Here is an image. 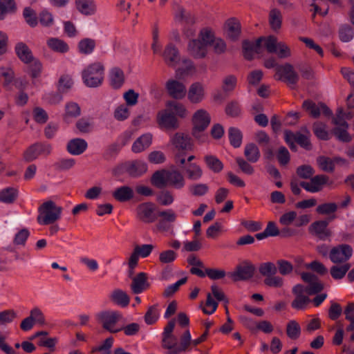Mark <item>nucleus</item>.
I'll return each instance as SVG.
<instances>
[{
	"instance_id": "obj_61",
	"label": "nucleus",
	"mask_w": 354,
	"mask_h": 354,
	"mask_svg": "<svg viewBox=\"0 0 354 354\" xmlns=\"http://www.w3.org/2000/svg\"><path fill=\"white\" fill-rule=\"evenodd\" d=\"M33 118L40 124H44L48 121V115L46 111L41 107H35L32 111Z\"/></svg>"
},
{
	"instance_id": "obj_11",
	"label": "nucleus",
	"mask_w": 354,
	"mask_h": 354,
	"mask_svg": "<svg viewBox=\"0 0 354 354\" xmlns=\"http://www.w3.org/2000/svg\"><path fill=\"white\" fill-rule=\"evenodd\" d=\"M177 215L173 209L159 211L157 213V218H159L156 225L160 232H168L172 227V223L176 221Z\"/></svg>"
},
{
	"instance_id": "obj_52",
	"label": "nucleus",
	"mask_w": 354,
	"mask_h": 354,
	"mask_svg": "<svg viewBox=\"0 0 354 354\" xmlns=\"http://www.w3.org/2000/svg\"><path fill=\"white\" fill-rule=\"evenodd\" d=\"M187 174V177L189 180H197L203 176V171L201 168L196 164H190L188 168L185 169Z\"/></svg>"
},
{
	"instance_id": "obj_13",
	"label": "nucleus",
	"mask_w": 354,
	"mask_h": 354,
	"mask_svg": "<svg viewBox=\"0 0 354 354\" xmlns=\"http://www.w3.org/2000/svg\"><path fill=\"white\" fill-rule=\"evenodd\" d=\"M157 122L162 129L176 130L179 127V122L174 113L167 110L160 111L157 115Z\"/></svg>"
},
{
	"instance_id": "obj_6",
	"label": "nucleus",
	"mask_w": 354,
	"mask_h": 354,
	"mask_svg": "<svg viewBox=\"0 0 354 354\" xmlns=\"http://www.w3.org/2000/svg\"><path fill=\"white\" fill-rule=\"evenodd\" d=\"M255 270V266L251 262L245 261L237 265L234 272H228L227 276L234 282L247 281L253 277Z\"/></svg>"
},
{
	"instance_id": "obj_26",
	"label": "nucleus",
	"mask_w": 354,
	"mask_h": 354,
	"mask_svg": "<svg viewBox=\"0 0 354 354\" xmlns=\"http://www.w3.org/2000/svg\"><path fill=\"white\" fill-rule=\"evenodd\" d=\"M86 148V142L81 138L73 139L67 145V151L72 155H80Z\"/></svg>"
},
{
	"instance_id": "obj_19",
	"label": "nucleus",
	"mask_w": 354,
	"mask_h": 354,
	"mask_svg": "<svg viewBox=\"0 0 354 354\" xmlns=\"http://www.w3.org/2000/svg\"><path fill=\"white\" fill-rule=\"evenodd\" d=\"M148 277L145 272H139L132 278L130 285L131 291L134 294H140L150 286L147 281Z\"/></svg>"
},
{
	"instance_id": "obj_53",
	"label": "nucleus",
	"mask_w": 354,
	"mask_h": 354,
	"mask_svg": "<svg viewBox=\"0 0 354 354\" xmlns=\"http://www.w3.org/2000/svg\"><path fill=\"white\" fill-rule=\"evenodd\" d=\"M337 209V205L335 203H326L317 206L316 211L322 215H330L335 213Z\"/></svg>"
},
{
	"instance_id": "obj_44",
	"label": "nucleus",
	"mask_w": 354,
	"mask_h": 354,
	"mask_svg": "<svg viewBox=\"0 0 354 354\" xmlns=\"http://www.w3.org/2000/svg\"><path fill=\"white\" fill-rule=\"evenodd\" d=\"M23 17L26 22L30 27H35L38 24V19L35 11L30 7H26L23 11Z\"/></svg>"
},
{
	"instance_id": "obj_51",
	"label": "nucleus",
	"mask_w": 354,
	"mask_h": 354,
	"mask_svg": "<svg viewBox=\"0 0 354 354\" xmlns=\"http://www.w3.org/2000/svg\"><path fill=\"white\" fill-rule=\"evenodd\" d=\"M296 173L302 179H310L315 170L310 165H302L297 168Z\"/></svg>"
},
{
	"instance_id": "obj_38",
	"label": "nucleus",
	"mask_w": 354,
	"mask_h": 354,
	"mask_svg": "<svg viewBox=\"0 0 354 354\" xmlns=\"http://www.w3.org/2000/svg\"><path fill=\"white\" fill-rule=\"evenodd\" d=\"M286 335L292 340L297 339L301 335V329L300 325L295 320H290L286 325Z\"/></svg>"
},
{
	"instance_id": "obj_1",
	"label": "nucleus",
	"mask_w": 354,
	"mask_h": 354,
	"mask_svg": "<svg viewBox=\"0 0 354 354\" xmlns=\"http://www.w3.org/2000/svg\"><path fill=\"white\" fill-rule=\"evenodd\" d=\"M38 212L37 222L41 225H48L60 218L62 208L56 205L54 201H47L39 207Z\"/></svg>"
},
{
	"instance_id": "obj_32",
	"label": "nucleus",
	"mask_w": 354,
	"mask_h": 354,
	"mask_svg": "<svg viewBox=\"0 0 354 354\" xmlns=\"http://www.w3.org/2000/svg\"><path fill=\"white\" fill-rule=\"evenodd\" d=\"M151 184L158 189H162L167 187V169L156 171L150 179Z\"/></svg>"
},
{
	"instance_id": "obj_57",
	"label": "nucleus",
	"mask_w": 354,
	"mask_h": 354,
	"mask_svg": "<svg viewBox=\"0 0 354 354\" xmlns=\"http://www.w3.org/2000/svg\"><path fill=\"white\" fill-rule=\"evenodd\" d=\"M347 129L343 127H335L332 133L337 137V138L344 142H348L351 140V137L347 132Z\"/></svg>"
},
{
	"instance_id": "obj_7",
	"label": "nucleus",
	"mask_w": 354,
	"mask_h": 354,
	"mask_svg": "<svg viewBox=\"0 0 354 354\" xmlns=\"http://www.w3.org/2000/svg\"><path fill=\"white\" fill-rule=\"evenodd\" d=\"M51 145L46 142H36L24 152V160L26 162H30L37 159L39 156H47L51 153Z\"/></svg>"
},
{
	"instance_id": "obj_15",
	"label": "nucleus",
	"mask_w": 354,
	"mask_h": 354,
	"mask_svg": "<svg viewBox=\"0 0 354 354\" xmlns=\"http://www.w3.org/2000/svg\"><path fill=\"white\" fill-rule=\"evenodd\" d=\"M205 97V91L204 85L196 82L192 83L187 91V99L192 104H199Z\"/></svg>"
},
{
	"instance_id": "obj_33",
	"label": "nucleus",
	"mask_w": 354,
	"mask_h": 354,
	"mask_svg": "<svg viewBox=\"0 0 354 354\" xmlns=\"http://www.w3.org/2000/svg\"><path fill=\"white\" fill-rule=\"evenodd\" d=\"M77 9L83 15H91L95 12V5L93 0H75Z\"/></svg>"
},
{
	"instance_id": "obj_50",
	"label": "nucleus",
	"mask_w": 354,
	"mask_h": 354,
	"mask_svg": "<svg viewBox=\"0 0 354 354\" xmlns=\"http://www.w3.org/2000/svg\"><path fill=\"white\" fill-rule=\"evenodd\" d=\"M319 167L324 171L333 172L335 169L334 161L330 158L319 156L317 159Z\"/></svg>"
},
{
	"instance_id": "obj_54",
	"label": "nucleus",
	"mask_w": 354,
	"mask_h": 354,
	"mask_svg": "<svg viewBox=\"0 0 354 354\" xmlns=\"http://www.w3.org/2000/svg\"><path fill=\"white\" fill-rule=\"evenodd\" d=\"M225 111L232 118L239 117L241 112V106L237 101H231L226 105Z\"/></svg>"
},
{
	"instance_id": "obj_36",
	"label": "nucleus",
	"mask_w": 354,
	"mask_h": 354,
	"mask_svg": "<svg viewBox=\"0 0 354 354\" xmlns=\"http://www.w3.org/2000/svg\"><path fill=\"white\" fill-rule=\"evenodd\" d=\"M282 15L277 8H273L269 13V24L270 28L275 32L278 31L281 27Z\"/></svg>"
},
{
	"instance_id": "obj_41",
	"label": "nucleus",
	"mask_w": 354,
	"mask_h": 354,
	"mask_svg": "<svg viewBox=\"0 0 354 354\" xmlns=\"http://www.w3.org/2000/svg\"><path fill=\"white\" fill-rule=\"evenodd\" d=\"M259 272L262 276L268 278L271 275H275L277 272V268L272 262H266L259 265Z\"/></svg>"
},
{
	"instance_id": "obj_43",
	"label": "nucleus",
	"mask_w": 354,
	"mask_h": 354,
	"mask_svg": "<svg viewBox=\"0 0 354 354\" xmlns=\"http://www.w3.org/2000/svg\"><path fill=\"white\" fill-rule=\"evenodd\" d=\"M167 106L170 109V112L182 118L186 116L187 110L183 104L176 101H169Z\"/></svg>"
},
{
	"instance_id": "obj_9",
	"label": "nucleus",
	"mask_w": 354,
	"mask_h": 354,
	"mask_svg": "<svg viewBox=\"0 0 354 354\" xmlns=\"http://www.w3.org/2000/svg\"><path fill=\"white\" fill-rule=\"evenodd\" d=\"M353 248L348 244H339L331 248L329 259L333 263H346L353 255Z\"/></svg>"
},
{
	"instance_id": "obj_60",
	"label": "nucleus",
	"mask_w": 354,
	"mask_h": 354,
	"mask_svg": "<svg viewBox=\"0 0 354 354\" xmlns=\"http://www.w3.org/2000/svg\"><path fill=\"white\" fill-rule=\"evenodd\" d=\"M125 104L118 106L114 111V118L118 121H123L127 119L129 116L130 112Z\"/></svg>"
},
{
	"instance_id": "obj_63",
	"label": "nucleus",
	"mask_w": 354,
	"mask_h": 354,
	"mask_svg": "<svg viewBox=\"0 0 354 354\" xmlns=\"http://www.w3.org/2000/svg\"><path fill=\"white\" fill-rule=\"evenodd\" d=\"M199 38L202 44L207 48V46L211 45L213 41L216 39L213 32L208 29H203L199 34Z\"/></svg>"
},
{
	"instance_id": "obj_35",
	"label": "nucleus",
	"mask_w": 354,
	"mask_h": 354,
	"mask_svg": "<svg viewBox=\"0 0 354 354\" xmlns=\"http://www.w3.org/2000/svg\"><path fill=\"white\" fill-rule=\"evenodd\" d=\"M244 155L247 160L252 163L257 162L261 156L258 147L254 143H249L245 145Z\"/></svg>"
},
{
	"instance_id": "obj_3",
	"label": "nucleus",
	"mask_w": 354,
	"mask_h": 354,
	"mask_svg": "<svg viewBox=\"0 0 354 354\" xmlns=\"http://www.w3.org/2000/svg\"><path fill=\"white\" fill-rule=\"evenodd\" d=\"M104 67L100 62L89 64L82 71L84 83L88 87H97L102 83Z\"/></svg>"
},
{
	"instance_id": "obj_55",
	"label": "nucleus",
	"mask_w": 354,
	"mask_h": 354,
	"mask_svg": "<svg viewBox=\"0 0 354 354\" xmlns=\"http://www.w3.org/2000/svg\"><path fill=\"white\" fill-rule=\"evenodd\" d=\"M276 263L277 266V270L281 275H288L293 270L292 264L287 260L279 259L277 261Z\"/></svg>"
},
{
	"instance_id": "obj_40",
	"label": "nucleus",
	"mask_w": 354,
	"mask_h": 354,
	"mask_svg": "<svg viewBox=\"0 0 354 354\" xmlns=\"http://www.w3.org/2000/svg\"><path fill=\"white\" fill-rule=\"evenodd\" d=\"M350 268L351 264L348 263H344L341 266H333L330 268V273L334 279H342L344 277Z\"/></svg>"
},
{
	"instance_id": "obj_64",
	"label": "nucleus",
	"mask_w": 354,
	"mask_h": 354,
	"mask_svg": "<svg viewBox=\"0 0 354 354\" xmlns=\"http://www.w3.org/2000/svg\"><path fill=\"white\" fill-rule=\"evenodd\" d=\"M140 330V326L138 323H131L120 328V331H123L127 336L136 335Z\"/></svg>"
},
{
	"instance_id": "obj_42",
	"label": "nucleus",
	"mask_w": 354,
	"mask_h": 354,
	"mask_svg": "<svg viewBox=\"0 0 354 354\" xmlns=\"http://www.w3.org/2000/svg\"><path fill=\"white\" fill-rule=\"evenodd\" d=\"M302 108L308 111L310 116L314 118H317L320 115V106L319 104H315L314 102L310 100L304 101Z\"/></svg>"
},
{
	"instance_id": "obj_37",
	"label": "nucleus",
	"mask_w": 354,
	"mask_h": 354,
	"mask_svg": "<svg viewBox=\"0 0 354 354\" xmlns=\"http://www.w3.org/2000/svg\"><path fill=\"white\" fill-rule=\"evenodd\" d=\"M204 160L207 167L214 173H219L223 169V164L215 156L207 155L204 157Z\"/></svg>"
},
{
	"instance_id": "obj_4",
	"label": "nucleus",
	"mask_w": 354,
	"mask_h": 354,
	"mask_svg": "<svg viewBox=\"0 0 354 354\" xmlns=\"http://www.w3.org/2000/svg\"><path fill=\"white\" fill-rule=\"evenodd\" d=\"M335 218L336 216L333 214L326 220L317 221L312 223L308 227L310 234L322 241L329 239L332 235V232L328 229V226L329 223Z\"/></svg>"
},
{
	"instance_id": "obj_48",
	"label": "nucleus",
	"mask_w": 354,
	"mask_h": 354,
	"mask_svg": "<svg viewBox=\"0 0 354 354\" xmlns=\"http://www.w3.org/2000/svg\"><path fill=\"white\" fill-rule=\"evenodd\" d=\"M156 201L160 205L167 206L173 203L174 198L171 192L165 189L159 192Z\"/></svg>"
},
{
	"instance_id": "obj_20",
	"label": "nucleus",
	"mask_w": 354,
	"mask_h": 354,
	"mask_svg": "<svg viewBox=\"0 0 354 354\" xmlns=\"http://www.w3.org/2000/svg\"><path fill=\"white\" fill-rule=\"evenodd\" d=\"M172 144L176 149L181 151H192L193 142L191 137L183 133H175L171 139Z\"/></svg>"
},
{
	"instance_id": "obj_59",
	"label": "nucleus",
	"mask_w": 354,
	"mask_h": 354,
	"mask_svg": "<svg viewBox=\"0 0 354 354\" xmlns=\"http://www.w3.org/2000/svg\"><path fill=\"white\" fill-rule=\"evenodd\" d=\"M177 257V254L171 250L162 251L159 254V261L162 264H169L174 262Z\"/></svg>"
},
{
	"instance_id": "obj_17",
	"label": "nucleus",
	"mask_w": 354,
	"mask_h": 354,
	"mask_svg": "<svg viewBox=\"0 0 354 354\" xmlns=\"http://www.w3.org/2000/svg\"><path fill=\"white\" fill-rule=\"evenodd\" d=\"M227 37L232 41H237L241 34V25L235 17L228 19L225 23Z\"/></svg>"
},
{
	"instance_id": "obj_31",
	"label": "nucleus",
	"mask_w": 354,
	"mask_h": 354,
	"mask_svg": "<svg viewBox=\"0 0 354 354\" xmlns=\"http://www.w3.org/2000/svg\"><path fill=\"white\" fill-rule=\"evenodd\" d=\"M19 195L18 189L13 187L4 188L0 191V202L6 204H12Z\"/></svg>"
},
{
	"instance_id": "obj_25",
	"label": "nucleus",
	"mask_w": 354,
	"mask_h": 354,
	"mask_svg": "<svg viewBox=\"0 0 354 354\" xmlns=\"http://www.w3.org/2000/svg\"><path fill=\"white\" fill-rule=\"evenodd\" d=\"M113 197L120 203L131 201L134 197L133 189L129 186H121L112 193Z\"/></svg>"
},
{
	"instance_id": "obj_34",
	"label": "nucleus",
	"mask_w": 354,
	"mask_h": 354,
	"mask_svg": "<svg viewBox=\"0 0 354 354\" xmlns=\"http://www.w3.org/2000/svg\"><path fill=\"white\" fill-rule=\"evenodd\" d=\"M47 45L52 50L59 53H67L69 50L68 45L64 40L55 37L48 39Z\"/></svg>"
},
{
	"instance_id": "obj_28",
	"label": "nucleus",
	"mask_w": 354,
	"mask_h": 354,
	"mask_svg": "<svg viewBox=\"0 0 354 354\" xmlns=\"http://www.w3.org/2000/svg\"><path fill=\"white\" fill-rule=\"evenodd\" d=\"M97 41L92 38L86 37L81 39L77 44V49L80 54L87 55L93 53L96 48Z\"/></svg>"
},
{
	"instance_id": "obj_49",
	"label": "nucleus",
	"mask_w": 354,
	"mask_h": 354,
	"mask_svg": "<svg viewBox=\"0 0 354 354\" xmlns=\"http://www.w3.org/2000/svg\"><path fill=\"white\" fill-rule=\"evenodd\" d=\"M189 191L194 196H203L209 191V187L205 183H196L189 186Z\"/></svg>"
},
{
	"instance_id": "obj_18",
	"label": "nucleus",
	"mask_w": 354,
	"mask_h": 354,
	"mask_svg": "<svg viewBox=\"0 0 354 354\" xmlns=\"http://www.w3.org/2000/svg\"><path fill=\"white\" fill-rule=\"evenodd\" d=\"M166 88L169 95L176 100L183 99L187 93L184 84L175 80H169L166 83Z\"/></svg>"
},
{
	"instance_id": "obj_29",
	"label": "nucleus",
	"mask_w": 354,
	"mask_h": 354,
	"mask_svg": "<svg viewBox=\"0 0 354 354\" xmlns=\"http://www.w3.org/2000/svg\"><path fill=\"white\" fill-rule=\"evenodd\" d=\"M152 135L145 133L136 139L132 145V151L135 153H140L147 149L151 144Z\"/></svg>"
},
{
	"instance_id": "obj_46",
	"label": "nucleus",
	"mask_w": 354,
	"mask_h": 354,
	"mask_svg": "<svg viewBox=\"0 0 354 354\" xmlns=\"http://www.w3.org/2000/svg\"><path fill=\"white\" fill-rule=\"evenodd\" d=\"M66 113L64 115V120H66L68 117L77 118L81 113L80 106L75 102H68L65 106Z\"/></svg>"
},
{
	"instance_id": "obj_27",
	"label": "nucleus",
	"mask_w": 354,
	"mask_h": 354,
	"mask_svg": "<svg viewBox=\"0 0 354 354\" xmlns=\"http://www.w3.org/2000/svg\"><path fill=\"white\" fill-rule=\"evenodd\" d=\"M110 300L122 307H127L130 302V297L129 295L121 289L114 290L109 296Z\"/></svg>"
},
{
	"instance_id": "obj_45",
	"label": "nucleus",
	"mask_w": 354,
	"mask_h": 354,
	"mask_svg": "<svg viewBox=\"0 0 354 354\" xmlns=\"http://www.w3.org/2000/svg\"><path fill=\"white\" fill-rule=\"evenodd\" d=\"M73 84V80L69 75H63L58 81L57 90L59 93H66L71 89Z\"/></svg>"
},
{
	"instance_id": "obj_10",
	"label": "nucleus",
	"mask_w": 354,
	"mask_h": 354,
	"mask_svg": "<svg viewBox=\"0 0 354 354\" xmlns=\"http://www.w3.org/2000/svg\"><path fill=\"white\" fill-rule=\"evenodd\" d=\"M156 205L151 202H145L139 204L136 209L137 218L144 223H152L157 220L155 213Z\"/></svg>"
},
{
	"instance_id": "obj_39",
	"label": "nucleus",
	"mask_w": 354,
	"mask_h": 354,
	"mask_svg": "<svg viewBox=\"0 0 354 354\" xmlns=\"http://www.w3.org/2000/svg\"><path fill=\"white\" fill-rule=\"evenodd\" d=\"M228 136L231 145L238 148L242 143L243 135L241 131L236 127H232L228 129Z\"/></svg>"
},
{
	"instance_id": "obj_30",
	"label": "nucleus",
	"mask_w": 354,
	"mask_h": 354,
	"mask_svg": "<svg viewBox=\"0 0 354 354\" xmlns=\"http://www.w3.org/2000/svg\"><path fill=\"white\" fill-rule=\"evenodd\" d=\"M125 80L123 71L118 68L114 67L110 71L111 86L115 88H120L124 84Z\"/></svg>"
},
{
	"instance_id": "obj_16",
	"label": "nucleus",
	"mask_w": 354,
	"mask_h": 354,
	"mask_svg": "<svg viewBox=\"0 0 354 354\" xmlns=\"http://www.w3.org/2000/svg\"><path fill=\"white\" fill-rule=\"evenodd\" d=\"M124 168L130 176L137 178L147 172V165L142 160H136L125 162Z\"/></svg>"
},
{
	"instance_id": "obj_56",
	"label": "nucleus",
	"mask_w": 354,
	"mask_h": 354,
	"mask_svg": "<svg viewBox=\"0 0 354 354\" xmlns=\"http://www.w3.org/2000/svg\"><path fill=\"white\" fill-rule=\"evenodd\" d=\"M16 5L14 0H0V19L3 18L6 13L14 12Z\"/></svg>"
},
{
	"instance_id": "obj_22",
	"label": "nucleus",
	"mask_w": 354,
	"mask_h": 354,
	"mask_svg": "<svg viewBox=\"0 0 354 354\" xmlns=\"http://www.w3.org/2000/svg\"><path fill=\"white\" fill-rule=\"evenodd\" d=\"M187 50L195 59L204 58L207 55V48L200 39H192L189 41Z\"/></svg>"
},
{
	"instance_id": "obj_5",
	"label": "nucleus",
	"mask_w": 354,
	"mask_h": 354,
	"mask_svg": "<svg viewBox=\"0 0 354 354\" xmlns=\"http://www.w3.org/2000/svg\"><path fill=\"white\" fill-rule=\"evenodd\" d=\"M122 317V314L118 311L105 310L97 315L98 320L101 322L102 328L111 333L120 332V328H115L114 326Z\"/></svg>"
},
{
	"instance_id": "obj_8",
	"label": "nucleus",
	"mask_w": 354,
	"mask_h": 354,
	"mask_svg": "<svg viewBox=\"0 0 354 354\" xmlns=\"http://www.w3.org/2000/svg\"><path fill=\"white\" fill-rule=\"evenodd\" d=\"M275 78L277 80L283 81L289 85H295L297 84L299 77L295 71L293 66L289 63H286L277 66Z\"/></svg>"
},
{
	"instance_id": "obj_2",
	"label": "nucleus",
	"mask_w": 354,
	"mask_h": 354,
	"mask_svg": "<svg viewBox=\"0 0 354 354\" xmlns=\"http://www.w3.org/2000/svg\"><path fill=\"white\" fill-rule=\"evenodd\" d=\"M210 122V115L206 110L203 109L197 110L194 113L192 119L193 124L192 129V136L201 142H205L207 136L203 132L209 125Z\"/></svg>"
},
{
	"instance_id": "obj_14",
	"label": "nucleus",
	"mask_w": 354,
	"mask_h": 354,
	"mask_svg": "<svg viewBox=\"0 0 354 354\" xmlns=\"http://www.w3.org/2000/svg\"><path fill=\"white\" fill-rule=\"evenodd\" d=\"M265 37H259L254 43L245 39L242 42L243 54L247 60L253 59L254 53L259 54L261 53V44L264 41Z\"/></svg>"
},
{
	"instance_id": "obj_62",
	"label": "nucleus",
	"mask_w": 354,
	"mask_h": 354,
	"mask_svg": "<svg viewBox=\"0 0 354 354\" xmlns=\"http://www.w3.org/2000/svg\"><path fill=\"white\" fill-rule=\"evenodd\" d=\"M158 317L156 305L149 306L144 317L145 322L148 325L153 324L157 321Z\"/></svg>"
},
{
	"instance_id": "obj_58",
	"label": "nucleus",
	"mask_w": 354,
	"mask_h": 354,
	"mask_svg": "<svg viewBox=\"0 0 354 354\" xmlns=\"http://www.w3.org/2000/svg\"><path fill=\"white\" fill-rule=\"evenodd\" d=\"M237 79L235 75L226 76L223 81L222 89L224 92H232L236 87Z\"/></svg>"
},
{
	"instance_id": "obj_12",
	"label": "nucleus",
	"mask_w": 354,
	"mask_h": 354,
	"mask_svg": "<svg viewBox=\"0 0 354 354\" xmlns=\"http://www.w3.org/2000/svg\"><path fill=\"white\" fill-rule=\"evenodd\" d=\"M329 177L324 174L316 175L312 176L309 182L301 181L299 183L300 187L307 192L315 193L320 192L325 185L328 184Z\"/></svg>"
},
{
	"instance_id": "obj_24",
	"label": "nucleus",
	"mask_w": 354,
	"mask_h": 354,
	"mask_svg": "<svg viewBox=\"0 0 354 354\" xmlns=\"http://www.w3.org/2000/svg\"><path fill=\"white\" fill-rule=\"evenodd\" d=\"M15 50L19 59L24 64H30L35 59L31 50L24 42L17 43L15 47Z\"/></svg>"
},
{
	"instance_id": "obj_21",
	"label": "nucleus",
	"mask_w": 354,
	"mask_h": 354,
	"mask_svg": "<svg viewBox=\"0 0 354 354\" xmlns=\"http://www.w3.org/2000/svg\"><path fill=\"white\" fill-rule=\"evenodd\" d=\"M163 58L166 64L169 67H175L180 62L178 50L173 44L166 46L163 52Z\"/></svg>"
},
{
	"instance_id": "obj_23",
	"label": "nucleus",
	"mask_w": 354,
	"mask_h": 354,
	"mask_svg": "<svg viewBox=\"0 0 354 354\" xmlns=\"http://www.w3.org/2000/svg\"><path fill=\"white\" fill-rule=\"evenodd\" d=\"M167 186L176 189H181L185 186V179L183 174L177 169H167Z\"/></svg>"
},
{
	"instance_id": "obj_47",
	"label": "nucleus",
	"mask_w": 354,
	"mask_h": 354,
	"mask_svg": "<svg viewBox=\"0 0 354 354\" xmlns=\"http://www.w3.org/2000/svg\"><path fill=\"white\" fill-rule=\"evenodd\" d=\"M313 130L318 138L322 140H328L329 139L328 133L326 130V125L322 122H315L313 126Z\"/></svg>"
}]
</instances>
